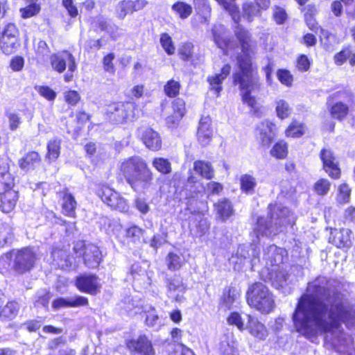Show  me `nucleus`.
Here are the masks:
<instances>
[{
  "label": "nucleus",
  "mask_w": 355,
  "mask_h": 355,
  "mask_svg": "<svg viewBox=\"0 0 355 355\" xmlns=\"http://www.w3.org/2000/svg\"><path fill=\"white\" fill-rule=\"evenodd\" d=\"M283 249L271 245L264 250L263 259L267 264L272 266H278L283 261Z\"/></svg>",
  "instance_id": "24"
},
{
  "label": "nucleus",
  "mask_w": 355,
  "mask_h": 355,
  "mask_svg": "<svg viewBox=\"0 0 355 355\" xmlns=\"http://www.w3.org/2000/svg\"><path fill=\"white\" fill-rule=\"evenodd\" d=\"M76 69V64L75 59L72 54H68V71L64 76V80L65 82L69 83L73 80V72Z\"/></svg>",
  "instance_id": "56"
},
{
  "label": "nucleus",
  "mask_w": 355,
  "mask_h": 355,
  "mask_svg": "<svg viewBox=\"0 0 355 355\" xmlns=\"http://www.w3.org/2000/svg\"><path fill=\"white\" fill-rule=\"evenodd\" d=\"M279 80L286 86H291L292 85L293 78V76L288 70L279 69L277 73Z\"/></svg>",
  "instance_id": "61"
},
{
  "label": "nucleus",
  "mask_w": 355,
  "mask_h": 355,
  "mask_svg": "<svg viewBox=\"0 0 355 355\" xmlns=\"http://www.w3.org/2000/svg\"><path fill=\"white\" fill-rule=\"evenodd\" d=\"M75 285L80 291L89 293V276L80 275L77 277Z\"/></svg>",
  "instance_id": "63"
},
{
  "label": "nucleus",
  "mask_w": 355,
  "mask_h": 355,
  "mask_svg": "<svg viewBox=\"0 0 355 355\" xmlns=\"http://www.w3.org/2000/svg\"><path fill=\"white\" fill-rule=\"evenodd\" d=\"M275 124L268 120L259 123L256 128V136L263 146H268L275 136Z\"/></svg>",
  "instance_id": "14"
},
{
  "label": "nucleus",
  "mask_w": 355,
  "mask_h": 355,
  "mask_svg": "<svg viewBox=\"0 0 355 355\" xmlns=\"http://www.w3.org/2000/svg\"><path fill=\"white\" fill-rule=\"evenodd\" d=\"M137 135L148 149L157 151L162 147V139L159 134L149 127L138 128Z\"/></svg>",
  "instance_id": "12"
},
{
  "label": "nucleus",
  "mask_w": 355,
  "mask_h": 355,
  "mask_svg": "<svg viewBox=\"0 0 355 355\" xmlns=\"http://www.w3.org/2000/svg\"><path fill=\"white\" fill-rule=\"evenodd\" d=\"M182 260L181 257L174 253H169L168 256V267L171 270H176L181 268Z\"/></svg>",
  "instance_id": "59"
},
{
  "label": "nucleus",
  "mask_w": 355,
  "mask_h": 355,
  "mask_svg": "<svg viewBox=\"0 0 355 355\" xmlns=\"http://www.w3.org/2000/svg\"><path fill=\"white\" fill-rule=\"evenodd\" d=\"M68 54L63 57L58 54H53L50 58L51 65L53 70L58 73H62L66 69L67 62H68Z\"/></svg>",
  "instance_id": "37"
},
{
  "label": "nucleus",
  "mask_w": 355,
  "mask_h": 355,
  "mask_svg": "<svg viewBox=\"0 0 355 355\" xmlns=\"http://www.w3.org/2000/svg\"><path fill=\"white\" fill-rule=\"evenodd\" d=\"M304 134V128L301 123L297 121H293L286 130L288 137H299Z\"/></svg>",
  "instance_id": "54"
},
{
  "label": "nucleus",
  "mask_w": 355,
  "mask_h": 355,
  "mask_svg": "<svg viewBox=\"0 0 355 355\" xmlns=\"http://www.w3.org/2000/svg\"><path fill=\"white\" fill-rule=\"evenodd\" d=\"M270 154L277 159H284L288 154L286 144L282 141L276 143L271 149Z\"/></svg>",
  "instance_id": "45"
},
{
  "label": "nucleus",
  "mask_w": 355,
  "mask_h": 355,
  "mask_svg": "<svg viewBox=\"0 0 355 355\" xmlns=\"http://www.w3.org/2000/svg\"><path fill=\"white\" fill-rule=\"evenodd\" d=\"M19 200V192L17 190H12L0 193V210L3 213L12 211Z\"/></svg>",
  "instance_id": "20"
},
{
  "label": "nucleus",
  "mask_w": 355,
  "mask_h": 355,
  "mask_svg": "<svg viewBox=\"0 0 355 355\" xmlns=\"http://www.w3.org/2000/svg\"><path fill=\"white\" fill-rule=\"evenodd\" d=\"M132 1L123 0L120 1L116 7V15L118 18L123 19L132 10Z\"/></svg>",
  "instance_id": "44"
},
{
  "label": "nucleus",
  "mask_w": 355,
  "mask_h": 355,
  "mask_svg": "<svg viewBox=\"0 0 355 355\" xmlns=\"http://www.w3.org/2000/svg\"><path fill=\"white\" fill-rule=\"evenodd\" d=\"M320 158L323 163V168L328 175L338 179L340 176V169L338 167V162L336 157L330 149H323L320 153Z\"/></svg>",
  "instance_id": "13"
},
{
  "label": "nucleus",
  "mask_w": 355,
  "mask_h": 355,
  "mask_svg": "<svg viewBox=\"0 0 355 355\" xmlns=\"http://www.w3.org/2000/svg\"><path fill=\"white\" fill-rule=\"evenodd\" d=\"M351 195V189L349 187L343 183L338 187V193L336 197V200L339 204H345L349 201Z\"/></svg>",
  "instance_id": "46"
},
{
  "label": "nucleus",
  "mask_w": 355,
  "mask_h": 355,
  "mask_svg": "<svg viewBox=\"0 0 355 355\" xmlns=\"http://www.w3.org/2000/svg\"><path fill=\"white\" fill-rule=\"evenodd\" d=\"M143 312L146 315L145 323L148 327L159 329L164 324L162 318L158 315L155 307L146 306Z\"/></svg>",
  "instance_id": "26"
},
{
  "label": "nucleus",
  "mask_w": 355,
  "mask_h": 355,
  "mask_svg": "<svg viewBox=\"0 0 355 355\" xmlns=\"http://www.w3.org/2000/svg\"><path fill=\"white\" fill-rule=\"evenodd\" d=\"M96 195L102 201L112 209L121 212H127L129 209L128 201L120 193L106 185L98 186Z\"/></svg>",
  "instance_id": "9"
},
{
  "label": "nucleus",
  "mask_w": 355,
  "mask_h": 355,
  "mask_svg": "<svg viewBox=\"0 0 355 355\" xmlns=\"http://www.w3.org/2000/svg\"><path fill=\"white\" fill-rule=\"evenodd\" d=\"M153 166L162 174H168L171 172V164L168 159L164 157H155L152 161Z\"/></svg>",
  "instance_id": "40"
},
{
  "label": "nucleus",
  "mask_w": 355,
  "mask_h": 355,
  "mask_svg": "<svg viewBox=\"0 0 355 355\" xmlns=\"http://www.w3.org/2000/svg\"><path fill=\"white\" fill-rule=\"evenodd\" d=\"M134 105L130 103L114 102L106 106L105 114L114 123H122L135 117Z\"/></svg>",
  "instance_id": "10"
},
{
  "label": "nucleus",
  "mask_w": 355,
  "mask_h": 355,
  "mask_svg": "<svg viewBox=\"0 0 355 355\" xmlns=\"http://www.w3.org/2000/svg\"><path fill=\"white\" fill-rule=\"evenodd\" d=\"M330 187V182L327 179L321 178L314 184L313 190L318 195L324 196L328 193Z\"/></svg>",
  "instance_id": "47"
},
{
  "label": "nucleus",
  "mask_w": 355,
  "mask_h": 355,
  "mask_svg": "<svg viewBox=\"0 0 355 355\" xmlns=\"http://www.w3.org/2000/svg\"><path fill=\"white\" fill-rule=\"evenodd\" d=\"M241 292L236 288H229L223 293V302L230 309L232 305L240 297Z\"/></svg>",
  "instance_id": "42"
},
{
  "label": "nucleus",
  "mask_w": 355,
  "mask_h": 355,
  "mask_svg": "<svg viewBox=\"0 0 355 355\" xmlns=\"http://www.w3.org/2000/svg\"><path fill=\"white\" fill-rule=\"evenodd\" d=\"M234 83L239 86L243 103L251 107L254 115L261 117L263 114L262 107L257 105L254 96L252 95L260 89L258 76L254 73H236L234 75Z\"/></svg>",
  "instance_id": "5"
},
{
  "label": "nucleus",
  "mask_w": 355,
  "mask_h": 355,
  "mask_svg": "<svg viewBox=\"0 0 355 355\" xmlns=\"http://www.w3.org/2000/svg\"><path fill=\"white\" fill-rule=\"evenodd\" d=\"M168 295L177 302L183 300V295L187 290V286L182 278L175 276L167 279Z\"/></svg>",
  "instance_id": "17"
},
{
  "label": "nucleus",
  "mask_w": 355,
  "mask_h": 355,
  "mask_svg": "<svg viewBox=\"0 0 355 355\" xmlns=\"http://www.w3.org/2000/svg\"><path fill=\"white\" fill-rule=\"evenodd\" d=\"M160 44L168 55H173L175 53V46L173 44L172 38L167 33H162L160 35Z\"/></svg>",
  "instance_id": "49"
},
{
  "label": "nucleus",
  "mask_w": 355,
  "mask_h": 355,
  "mask_svg": "<svg viewBox=\"0 0 355 355\" xmlns=\"http://www.w3.org/2000/svg\"><path fill=\"white\" fill-rule=\"evenodd\" d=\"M352 231L347 228L334 229L331 231L329 241L337 248H349L352 245Z\"/></svg>",
  "instance_id": "18"
},
{
  "label": "nucleus",
  "mask_w": 355,
  "mask_h": 355,
  "mask_svg": "<svg viewBox=\"0 0 355 355\" xmlns=\"http://www.w3.org/2000/svg\"><path fill=\"white\" fill-rule=\"evenodd\" d=\"M270 281L272 286L277 289L283 288L288 284V275L285 270H272L270 272Z\"/></svg>",
  "instance_id": "35"
},
{
  "label": "nucleus",
  "mask_w": 355,
  "mask_h": 355,
  "mask_svg": "<svg viewBox=\"0 0 355 355\" xmlns=\"http://www.w3.org/2000/svg\"><path fill=\"white\" fill-rule=\"evenodd\" d=\"M13 227L10 223L0 222V248L10 245L14 241Z\"/></svg>",
  "instance_id": "29"
},
{
  "label": "nucleus",
  "mask_w": 355,
  "mask_h": 355,
  "mask_svg": "<svg viewBox=\"0 0 355 355\" xmlns=\"http://www.w3.org/2000/svg\"><path fill=\"white\" fill-rule=\"evenodd\" d=\"M217 2L223 6V7L230 12L232 15L233 20L235 22H238L240 19L239 15V10L237 6L232 2H227L226 0H216Z\"/></svg>",
  "instance_id": "50"
},
{
  "label": "nucleus",
  "mask_w": 355,
  "mask_h": 355,
  "mask_svg": "<svg viewBox=\"0 0 355 355\" xmlns=\"http://www.w3.org/2000/svg\"><path fill=\"white\" fill-rule=\"evenodd\" d=\"M146 266H147L146 263H144V266H141L140 263H137L132 265L130 270L134 280L139 282L144 286L150 284V275L146 270Z\"/></svg>",
  "instance_id": "28"
},
{
  "label": "nucleus",
  "mask_w": 355,
  "mask_h": 355,
  "mask_svg": "<svg viewBox=\"0 0 355 355\" xmlns=\"http://www.w3.org/2000/svg\"><path fill=\"white\" fill-rule=\"evenodd\" d=\"M180 84L179 81L170 80L164 86V92L168 97L176 96L180 92Z\"/></svg>",
  "instance_id": "52"
},
{
  "label": "nucleus",
  "mask_w": 355,
  "mask_h": 355,
  "mask_svg": "<svg viewBox=\"0 0 355 355\" xmlns=\"http://www.w3.org/2000/svg\"><path fill=\"white\" fill-rule=\"evenodd\" d=\"M275 104V112L278 118L284 119L290 116L292 108L286 100L282 98L277 99Z\"/></svg>",
  "instance_id": "36"
},
{
  "label": "nucleus",
  "mask_w": 355,
  "mask_h": 355,
  "mask_svg": "<svg viewBox=\"0 0 355 355\" xmlns=\"http://www.w3.org/2000/svg\"><path fill=\"white\" fill-rule=\"evenodd\" d=\"M25 65V59L19 55H14L9 62V67L14 72H19L23 70Z\"/></svg>",
  "instance_id": "53"
},
{
  "label": "nucleus",
  "mask_w": 355,
  "mask_h": 355,
  "mask_svg": "<svg viewBox=\"0 0 355 355\" xmlns=\"http://www.w3.org/2000/svg\"><path fill=\"white\" fill-rule=\"evenodd\" d=\"M120 171L127 182L136 191L146 189L153 180V173L146 162L139 156H132L121 161Z\"/></svg>",
  "instance_id": "4"
},
{
  "label": "nucleus",
  "mask_w": 355,
  "mask_h": 355,
  "mask_svg": "<svg viewBox=\"0 0 355 355\" xmlns=\"http://www.w3.org/2000/svg\"><path fill=\"white\" fill-rule=\"evenodd\" d=\"M172 10L182 19L188 18L193 12L192 6L182 1L174 3L172 6Z\"/></svg>",
  "instance_id": "38"
},
{
  "label": "nucleus",
  "mask_w": 355,
  "mask_h": 355,
  "mask_svg": "<svg viewBox=\"0 0 355 355\" xmlns=\"http://www.w3.org/2000/svg\"><path fill=\"white\" fill-rule=\"evenodd\" d=\"M217 2L223 6V7L230 12L232 15L233 20L235 22H238L240 19L239 15V10L237 6L232 2H227L226 0H216Z\"/></svg>",
  "instance_id": "51"
},
{
  "label": "nucleus",
  "mask_w": 355,
  "mask_h": 355,
  "mask_svg": "<svg viewBox=\"0 0 355 355\" xmlns=\"http://www.w3.org/2000/svg\"><path fill=\"white\" fill-rule=\"evenodd\" d=\"M248 322L247 328L254 337L259 340H264L268 336V331L263 324L260 322L257 318L250 315H248Z\"/></svg>",
  "instance_id": "25"
},
{
  "label": "nucleus",
  "mask_w": 355,
  "mask_h": 355,
  "mask_svg": "<svg viewBox=\"0 0 355 355\" xmlns=\"http://www.w3.org/2000/svg\"><path fill=\"white\" fill-rule=\"evenodd\" d=\"M173 114L166 118V123L169 126L176 125L185 114V103L182 98H176L173 102Z\"/></svg>",
  "instance_id": "27"
},
{
  "label": "nucleus",
  "mask_w": 355,
  "mask_h": 355,
  "mask_svg": "<svg viewBox=\"0 0 355 355\" xmlns=\"http://www.w3.org/2000/svg\"><path fill=\"white\" fill-rule=\"evenodd\" d=\"M212 33L214 40L219 48L224 49L228 46L229 40L224 26L221 24L215 25L212 29Z\"/></svg>",
  "instance_id": "34"
},
{
  "label": "nucleus",
  "mask_w": 355,
  "mask_h": 355,
  "mask_svg": "<svg viewBox=\"0 0 355 355\" xmlns=\"http://www.w3.org/2000/svg\"><path fill=\"white\" fill-rule=\"evenodd\" d=\"M61 200H62V213L64 216L69 217H75L76 201L71 193H69L68 188H64L63 189L58 192Z\"/></svg>",
  "instance_id": "19"
},
{
  "label": "nucleus",
  "mask_w": 355,
  "mask_h": 355,
  "mask_svg": "<svg viewBox=\"0 0 355 355\" xmlns=\"http://www.w3.org/2000/svg\"><path fill=\"white\" fill-rule=\"evenodd\" d=\"M223 189L221 184L214 181L207 183L205 187V191L208 195H218Z\"/></svg>",
  "instance_id": "64"
},
{
  "label": "nucleus",
  "mask_w": 355,
  "mask_h": 355,
  "mask_svg": "<svg viewBox=\"0 0 355 355\" xmlns=\"http://www.w3.org/2000/svg\"><path fill=\"white\" fill-rule=\"evenodd\" d=\"M241 190L246 193H251L257 185L256 179L248 174L241 175L240 178Z\"/></svg>",
  "instance_id": "41"
},
{
  "label": "nucleus",
  "mask_w": 355,
  "mask_h": 355,
  "mask_svg": "<svg viewBox=\"0 0 355 355\" xmlns=\"http://www.w3.org/2000/svg\"><path fill=\"white\" fill-rule=\"evenodd\" d=\"M219 350L223 355H234L236 347L234 343H230L227 338L220 343Z\"/></svg>",
  "instance_id": "57"
},
{
  "label": "nucleus",
  "mask_w": 355,
  "mask_h": 355,
  "mask_svg": "<svg viewBox=\"0 0 355 355\" xmlns=\"http://www.w3.org/2000/svg\"><path fill=\"white\" fill-rule=\"evenodd\" d=\"M269 215L267 218L260 217L253 230V235L257 240H253L254 245L259 241V237L276 235L288 225H293L295 223V217L293 213L286 207H281L278 205L269 206Z\"/></svg>",
  "instance_id": "3"
},
{
  "label": "nucleus",
  "mask_w": 355,
  "mask_h": 355,
  "mask_svg": "<svg viewBox=\"0 0 355 355\" xmlns=\"http://www.w3.org/2000/svg\"><path fill=\"white\" fill-rule=\"evenodd\" d=\"M342 323L346 324L348 327L355 325L354 306L347 311H342L311 324L297 331L309 339L315 338L318 335L324 334V344L327 348L334 349L340 354L352 355L354 342L352 338L343 331Z\"/></svg>",
  "instance_id": "2"
},
{
  "label": "nucleus",
  "mask_w": 355,
  "mask_h": 355,
  "mask_svg": "<svg viewBox=\"0 0 355 355\" xmlns=\"http://www.w3.org/2000/svg\"><path fill=\"white\" fill-rule=\"evenodd\" d=\"M42 163V155L36 150L28 151L18 160L19 168L25 172L36 170Z\"/></svg>",
  "instance_id": "15"
},
{
  "label": "nucleus",
  "mask_w": 355,
  "mask_h": 355,
  "mask_svg": "<svg viewBox=\"0 0 355 355\" xmlns=\"http://www.w3.org/2000/svg\"><path fill=\"white\" fill-rule=\"evenodd\" d=\"M4 255L8 259H11L14 255L12 269L21 275L30 272L35 267L37 260V254L30 246L10 250Z\"/></svg>",
  "instance_id": "7"
},
{
  "label": "nucleus",
  "mask_w": 355,
  "mask_h": 355,
  "mask_svg": "<svg viewBox=\"0 0 355 355\" xmlns=\"http://www.w3.org/2000/svg\"><path fill=\"white\" fill-rule=\"evenodd\" d=\"M64 98L68 105L75 106L80 101V96L77 91L69 89L64 92Z\"/></svg>",
  "instance_id": "55"
},
{
  "label": "nucleus",
  "mask_w": 355,
  "mask_h": 355,
  "mask_svg": "<svg viewBox=\"0 0 355 355\" xmlns=\"http://www.w3.org/2000/svg\"><path fill=\"white\" fill-rule=\"evenodd\" d=\"M25 7L19 9L21 17L22 19H28L38 15L41 10V6L39 3H28Z\"/></svg>",
  "instance_id": "39"
},
{
  "label": "nucleus",
  "mask_w": 355,
  "mask_h": 355,
  "mask_svg": "<svg viewBox=\"0 0 355 355\" xmlns=\"http://www.w3.org/2000/svg\"><path fill=\"white\" fill-rule=\"evenodd\" d=\"M259 7L257 3L254 5L252 3H245L243 4V17H246L249 21L251 20V17L255 16L258 12Z\"/></svg>",
  "instance_id": "60"
},
{
  "label": "nucleus",
  "mask_w": 355,
  "mask_h": 355,
  "mask_svg": "<svg viewBox=\"0 0 355 355\" xmlns=\"http://www.w3.org/2000/svg\"><path fill=\"white\" fill-rule=\"evenodd\" d=\"M90 253L92 254V261L90 259V266L96 268L102 260V252L98 247L90 245Z\"/></svg>",
  "instance_id": "58"
},
{
  "label": "nucleus",
  "mask_w": 355,
  "mask_h": 355,
  "mask_svg": "<svg viewBox=\"0 0 355 355\" xmlns=\"http://www.w3.org/2000/svg\"><path fill=\"white\" fill-rule=\"evenodd\" d=\"M334 283L325 277H318L308 284L293 315L297 331L353 307L336 291Z\"/></svg>",
  "instance_id": "1"
},
{
  "label": "nucleus",
  "mask_w": 355,
  "mask_h": 355,
  "mask_svg": "<svg viewBox=\"0 0 355 355\" xmlns=\"http://www.w3.org/2000/svg\"><path fill=\"white\" fill-rule=\"evenodd\" d=\"M38 94L49 101H53L56 96V92L47 85H37L35 87Z\"/></svg>",
  "instance_id": "48"
},
{
  "label": "nucleus",
  "mask_w": 355,
  "mask_h": 355,
  "mask_svg": "<svg viewBox=\"0 0 355 355\" xmlns=\"http://www.w3.org/2000/svg\"><path fill=\"white\" fill-rule=\"evenodd\" d=\"M15 178L10 173L8 162L0 161V193L15 190Z\"/></svg>",
  "instance_id": "16"
},
{
  "label": "nucleus",
  "mask_w": 355,
  "mask_h": 355,
  "mask_svg": "<svg viewBox=\"0 0 355 355\" xmlns=\"http://www.w3.org/2000/svg\"><path fill=\"white\" fill-rule=\"evenodd\" d=\"M194 171L201 177L210 180L214 176V170L210 162L198 160L193 163Z\"/></svg>",
  "instance_id": "33"
},
{
  "label": "nucleus",
  "mask_w": 355,
  "mask_h": 355,
  "mask_svg": "<svg viewBox=\"0 0 355 355\" xmlns=\"http://www.w3.org/2000/svg\"><path fill=\"white\" fill-rule=\"evenodd\" d=\"M46 153L45 155L48 162H55L59 157L61 150V139L58 137L50 139L46 144Z\"/></svg>",
  "instance_id": "30"
},
{
  "label": "nucleus",
  "mask_w": 355,
  "mask_h": 355,
  "mask_svg": "<svg viewBox=\"0 0 355 355\" xmlns=\"http://www.w3.org/2000/svg\"><path fill=\"white\" fill-rule=\"evenodd\" d=\"M19 306L15 300H11L0 311V320L2 321H10L13 320L18 314Z\"/></svg>",
  "instance_id": "31"
},
{
  "label": "nucleus",
  "mask_w": 355,
  "mask_h": 355,
  "mask_svg": "<svg viewBox=\"0 0 355 355\" xmlns=\"http://www.w3.org/2000/svg\"><path fill=\"white\" fill-rule=\"evenodd\" d=\"M126 345L128 349L135 354H155L152 342L146 336H140L137 338L130 340L127 342Z\"/></svg>",
  "instance_id": "11"
},
{
  "label": "nucleus",
  "mask_w": 355,
  "mask_h": 355,
  "mask_svg": "<svg viewBox=\"0 0 355 355\" xmlns=\"http://www.w3.org/2000/svg\"><path fill=\"white\" fill-rule=\"evenodd\" d=\"M348 111L347 105L341 102L336 103L330 109L331 116L339 120L343 119L348 114Z\"/></svg>",
  "instance_id": "43"
},
{
  "label": "nucleus",
  "mask_w": 355,
  "mask_h": 355,
  "mask_svg": "<svg viewBox=\"0 0 355 355\" xmlns=\"http://www.w3.org/2000/svg\"><path fill=\"white\" fill-rule=\"evenodd\" d=\"M245 297L248 304L262 314L270 313L275 307L272 293L261 282H255L249 285Z\"/></svg>",
  "instance_id": "6"
},
{
  "label": "nucleus",
  "mask_w": 355,
  "mask_h": 355,
  "mask_svg": "<svg viewBox=\"0 0 355 355\" xmlns=\"http://www.w3.org/2000/svg\"><path fill=\"white\" fill-rule=\"evenodd\" d=\"M214 207L217 215L222 220H227L234 213L231 202L225 198L219 200Z\"/></svg>",
  "instance_id": "32"
},
{
  "label": "nucleus",
  "mask_w": 355,
  "mask_h": 355,
  "mask_svg": "<svg viewBox=\"0 0 355 355\" xmlns=\"http://www.w3.org/2000/svg\"><path fill=\"white\" fill-rule=\"evenodd\" d=\"M235 35L241 45V53L237 58V64L241 74L253 73L252 70L251 54L253 53V44L249 33L238 26L235 30Z\"/></svg>",
  "instance_id": "8"
},
{
  "label": "nucleus",
  "mask_w": 355,
  "mask_h": 355,
  "mask_svg": "<svg viewBox=\"0 0 355 355\" xmlns=\"http://www.w3.org/2000/svg\"><path fill=\"white\" fill-rule=\"evenodd\" d=\"M87 303V298L82 296H76L72 298L58 297L52 302V308L54 310H59L62 308L85 306Z\"/></svg>",
  "instance_id": "22"
},
{
  "label": "nucleus",
  "mask_w": 355,
  "mask_h": 355,
  "mask_svg": "<svg viewBox=\"0 0 355 355\" xmlns=\"http://www.w3.org/2000/svg\"><path fill=\"white\" fill-rule=\"evenodd\" d=\"M115 58V55L113 53H109L105 55L103 60V69L105 71L114 74L115 72V67L113 64V60Z\"/></svg>",
  "instance_id": "62"
},
{
  "label": "nucleus",
  "mask_w": 355,
  "mask_h": 355,
  "mask_svg": "<svg viewBox=\"0 0 355 355\" xmlns=\"http://www.w3.org/2000/svg\"><path fill=\"white\" fill-rule=\"evenodd\" d=\"M213 135L211 119L209 117L202 118L197 132L198 141L202 146H207L211 141Z\"/></svg>",
  "instance_id": "21"
},
{
  "label": "nucleus",
  "mask_w": 355,
  "mask_h": 355,
  "mask_svg": "<svg viewBox=\"0 0 355 355\" xmlns=\"http://www.w3.org/2000/svg\"><path fill=\"white\" fill-rule=\"evenodd\" d=\"M231 67L230 64H225L223 67L220 73H216L209 76L207 80L209 83L210 89L214 91L218 96L222 90V83L230 73Z\"/></svg>",
  "instance_id": "23"
}]
</instances>
